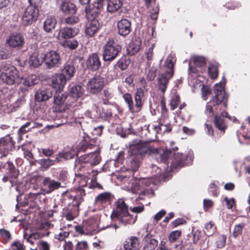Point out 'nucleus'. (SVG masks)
I'll use <instances>...</instances> for the list:
<instances>
[{
    "mask_svg": "<svg viewBox=\"0 0 250 250\" xmlns=\"http://www.w3.org/2000/svg\"><path fill=\"white\" fill-rule=\"evenodd\" d=\"M177 149V147L172 150L168 149L162 150L158 149V151L154 154L158 161L160 160L167 165L170 163L171 169L172 170L189 165L192 162L193 156L191 154L185 155L182 153H175Z\"/></svg>",
    "mask_w": 250,
    "mask_h": 250,
    "instance_id": "obj_1",
    "label": "nucleus"
},
{
    "mask_svg": "<svg viewBox=\"0 0 250 250\" xmlns=\"http://www.w3.org/2000/svg\"><path fill=\"white\" fill-rule=\"evenodd\" d=\"M85 195V190L80 188L77 194L73 195L71 193L65 192L62 194V199L64 204H67L65 211L64 216L67 220L72 221L79 214V206L83 201V197Z\"/></svg>",
    "mask_w": 250,
    "mask_h": 250,
    "instance_id": "obj_2",
    "label": "nucleus"
},
{
    "mask_svg": "<svg viewBox=\"0 0 250 250\" xmlns=\"http://www.w3.org/2000/svg\"><path fill=\"white\" fill-rule=\"evenodd\" d=\"M154 186L153 180L151 178H132L128 182L125 188L132 193H136L139 190L142 191L139 194L138 199L144 200V196L151 197L154 196V192L152 187Z\"/></svg>",
    "mask_w": 250,
    "mask_h": 250,
    "instance_id": "obj_3",
    "label": "nucleus"
},
{
    "mask_svg": "<svg viewBox=\"0 0 250 250\" xmlns=\"http://www.w3.org/2000/svg\"><path fill=\"white\" fill-rule=\"evenodd\" d=\"M225 83L220 82L214 85L215 96L206 105V112L209 116L217 112L219 108L221 109L227 106L228 95L225 91Z\"/></svg>",
    "mask_w": 250,
    "mask_h": 250,
    "instance_id": "obj_4",
    "label": "nucleus"
},
{
    "mask_svg": "<svg viewBox=\"0 0 250 250\" xmlns=\"http://www.w3.org/2000/svg\"><path fill=\"white\" fill-rule=\"evenodd\" d=\"M116 208L111 215L112 220L116 219L124 226L132 225L136 220L137 216L133 217L128 211V206L125 204L124 200L119 199L116 202Z\"/></svg>",
    "mask_w": 250,
    "mask_h": 250,
    "instance_id": "obj_5",
    "label": "nucleus"
},
{
    "mask_svg": "<svg viewBox=\"0 0 250 250\" xmlns=\"http://www.w3.org/2000/svg\"><path fill=\"white\" fill-rule=\"evenodd\" d=\"M101 161L99 150L81 156L75 161V168L81 171L99 164Z\"/></svg>",
    "mask_w": 250,
    "mask_h": 250,
    "instance_id": "obj_6",
    "label": "nucleus"
},
{
    "mask_svg": "<svg viewBox=\"0 0 250 250\" xmlns=\"http://www.w3.org/2000/svg\"><path fill=\"white\" fill-rule=\"evenodd\" d=\"M20 78L19 72L16 67L2 62L0 65V79L4 83L12 85L15 83L17 79Z\"/></svg>",
    "mask_w": 250,
    "mask_h": 250,
    "instance_id": "obj_7",
    "label": "nucleus"
},
{
    "mask_svg": "<svg viewBox=\"0 0 250 250\" xmlns=\"http://www.w3.org/2000/svg\"><path fill=\"white\" fill-rule=\"evenodd\" d=\"M121 49V46L113 39H109L103 46V60L105 62L112 61L117 57Z\"/></svg>",
    "mask_w": 250,
    "mask_h": 250,
    "instance_id": "obj_8",
    "label": "nucleus"
},
{
    "mask_svg": "<svg viewBox=\"0 0 250 250\" xmlns=\"http://www.w3.org/2000/svg\"><path fill=\"white\" fill-rule=\"evenodd\" d=\"M131 154L141 157L142 156L154 154L158 151L155 148L147 142L140 141L136 144L132 145L130 146Z\"/></svg>",
    "mask_w": 250,
    "mask_h": 250,
    "instance_id": "obj_9",
    "label": "nucleus"
},
{
    "mask_svg": "<svg viewBox=\"0 0 250 250\" xmlns=\"http://www.w3.org/2000/svg\"><path fill=\"white\" fill-rule=\"evenodd\" d=\"M32 52L29 60V63L34 67L40 66L44 62V48L42 46H38L37 43H34L31 46Z\"/></svg>",
    "mask_w": 250,
    "mask_h": 250,
    "instance_id": "obj_10",
    "label": "nucleus"
},
{
    "mask_svg": "<svg viewBox=\"0 0 250 250\" xmlns=\"http://www.w3.org/2000/svg\"><path fill=\"white\" fill-rule=\"evenodd\" d=\"M97 140V139H94L93 140H91L89 143H87L85 141L82 142L79 147L78 148L77 152H76L75 150L72 148L69 150L64 149L63 152L58 153L57 157L59 158V159L60 160L62 158L66 160L71 159L79 152H84L88 148H91L92 146L96 145L95 144L96 143Z\"/></svg>",
    "mask_w": 250,
    "mask_h": 250,
    "instance_id": "obj_11",
    "label": "nucleus"
},
{
    "mask_svg": "<svg viewBox=\"0 0 250 250\" xmlns=\"http://www.w3.org/2000/svg\"><path fill=\"white\" fill-rule=\"evenodd\" d=\"M104 85V78L101 76L96 75L88 81L86 87L89 93L96 94L102 90Z\"/></svg>",
    "mask_w": 250,
    "mask_h": 250,
    "instance_id": "obj_12",
    "label": "nucleus"
},
{
    "mask_svg": "<svg viewBox=\"0 0 250 250\" xmlns=\"http://www.w3.org/2000/svg\"><path fill=\"white\" fill-rule=\"evenodd\" d=\"M82 87L80 85H73L70 86L68 98L70 103L68 104L70 107L76 109V107L80 105V102L78 99L83 95Z\"/></svg>",
    "mask_w": 250,
    "mask_h": 250,
    "instance_id": "obj_13",
    "label": "nucleus"
},
{
    "mask_svg": "<svg viewBox=\"0 0 250 250\" xmlns=\"http://www.w3.org/2000/svg\"><path fill=\"white\" fill-rule=\"evenodd\" d=\"M45 66L47 68L51 69L59 67L61 63L59 53L55 50H50L44 54Z\"/></svg>",
    "mask_w": 250,
    "mask_h": 250,
    "instance_id": "obj_14",
    "label": "nucleus"
},
{
    "mask_svg": "<svg viewBox=\"0 0 250 250\" xmlns=\"http://www.w3.org/2000/svg\"><path fill=\"white\" fill-rule=\"evenodd\" d=\"M39 9L27 6L22 15L21 20L24 25H28L35 22L38 18Z\"/></svg>",
    "mask_w": 250,
    "mask_h": 250,
    "instance_id": "obj_15",
    "label": "nucleus"
},
{
    "mask_svg": "<svg viewBox=\"0 0 250 250\" xmlns=\"http://www.w3.org/2000/svg\"><path fill=\"white\" fill-rule=\"evenodd\" d=\"M14 144L12 137L7 135L0 139V159L6 157L9 152L13 150Z\"/></svg>",
    "mask_w": 250,
    "mask_h": 250,
    "instance_id": "obj_16",
    "label": "nucleus"
},
{
    "mask_svg": "<svg viewBox=\"0 0 250 250\" xmlns=\"http://www.w3.org/2000/svg\"><path fill=\"white\" fill-rule=\"evenodd\" d=\"M225 117L230 120H233V121L236 120V118L235 117L231 118L226 111H222L220 114L216 115L214 119L215 126L218 130L223 133L225 132V129L227 127L225 120Z\"/></svg>",
    "mask_w": 250,
    "mask_h": 250,
    "instance_id": "obj_17",
    "label": "nucleus"
},
{
    "mask_svg": "<svg viewBox=\"0 0 250 250\" xmlns=\"http://www.w3.org/2000/svg\"><path fill=\"white\" fill-rule=\"evenodd\" d=\"M101 64L100 57L97 53H93L90 55L85 62L87 69L92 72L98 70Z\"/></svg>",
    "mask_w": 250,
    "mask_h": 250,
    "instance_id": "obj_18",
    "label": "nucleus"
},
{
    "mask_svg": "<svg viewBox=\"0 0 250 250\" xmlns=\"http://www.w3.org/2000/svg\"><path fill=\"white\" fill-rule=\"evenodd\" d=\"M6 43L12 48L21 47L24 44L23 36L20 33H14L10 34L7 38Z\"/></svg>",
    "mask_w": 250,
    "mask_h": 250,
    "instance_id": "obj_19",
    "label": "nucleus"
},
{
    "mask_svg": "<svg viewBox=\"0 0 250 250\" xmlns=\"http://www.w3.org/2000/svg\"><path fill=\"white\" fill-rule=\"evenodd\" d=\"M66 81V78L62 74H55L51 78V85L56 91H62Z\"/></svg>",
    "mask_w": 250,
    "mask_h": 250,
    "instance_id": "obj_20",
    "label": "nucleus"
},
{
    "mask_svg": "<svg viewBox=\"0 0 250 250\" xmlns=\"http://www.w3.org/2000/svg\"><path fill=\"white\" fill-rule=\"evenodd\" d=\"M78 29L76 28L66 27L60 29L58 36L59 40L65 41L75 37L78 33Z\"/></svg>",
    "mask_w": 250,
    "mask_h": 250,
    "instance_id": "obj_21",
    "label": "nucleus"
},
{
    "mask_svg": "<svg viewBox=\"0 0 250 250\" xmlns=\"http://www.w3.org/2000/svg\"><path fill=\"white\" fill-rule=\"evenodd\" d=\"M172 77L171 73L167 74L164 73L158 75L157 79L158 88L163 93V95H164L167 87L169 81Z\"/></svg>",
    "mask_w": 250,
    "mask_h": 250,
    "instance_id": "obj_22",
    "label": "nucleus"
},
{
    "mask_svg": "<svg viewBox=\"0 0 250 250\" xmlns=\"http://www.w3.org/2000/svg\"><path fill=\"white\" fill-rule=\"evenodd\" d=\"M117 30L121 36L125 37L131 31L130 21L126 19H122L117 22Z\"/></svg>",
    "mask_w": 250,
    "mask_h": 250,
    "instance_id": "obj_23",
    "label": "nucleus"
},
{
    "mask_svg": "<svg viewBox=\"0 0 250 250\" xmlns=\"http://www.w3.org/2000/svg\"><path fill=\"white\" fill-rule=\"evenodd\" d=\"M135 108L139 112L143 108L145 101V90L142 88H138L134 93Z\"/></svg>",
    "mask_w": 250,
    "mask_h": 250,
    "instance_id": "obj_24",
    "label": "nucleus"
},
{
    "mask_svg": "<svg viewBox=\"0 0 250 250\" xmlns=\"http://www.w3.org/2000/svg\"><path fill=\"white\" fill-rule=\"evenodd\" d=\"M57 3L60 5L62 12L66 14H74L76 12V7L72 2L64 0H57Z\"/></svg>",
    "mask_w": 250,
    "mask_h": 250,
    "instance_id": "obj_25",
    "label": "nucleus"
},
{
    "mask_svg": "<svg viewBox=\"0 0 250 250\" xmlns=\"http://www.w3.org/2000/svg\"><path fill=\"white\" fill-rule=\"evenodd\" d=\"M52 95L50 88L39 89L35 94V100L38 102H43L48 100Z\"/></svg>",
    "mask_w": 250,
    "mask_h": 250,
    "instance_id": "obj_26",
    "label": "nucleus"
},
{
    "mask_svg": "<svg viewBox=\"0 0 250 250\" xmlns=\"http://www.w3.org/2000/svg\"><path fill=\"white\" fill-rule=\"evenodd\" d=\"M42 184L44 187L47 188L46 191L47 193H50L61 187L60 182L52 180L49 177H45L43 179Z\"/></svg>",
    "mask_w": 250,
    "mask_h": 250,
    "instance_id": "obj_27",
    "label": "nucleus"
},
{
    "mask_svg": "<svg viewBox=\"0 0 250 250\" xmlns=\"http://www.w3.org/2000/svg\"><path fill=\"white\" fill-rule=\"evenodd\" d=\"M99 28V23L96 19L88 21L86 24L85 33L89 37L93 36L98 31Z\"/></svg>",
    "mask_w": 250,
    "mask_h": 250,
    "instance_id": "obj_28",
    "label": "nucleus"
},
{
    "mask_svg": "<svg viewBox=\"0 0 250 250\" xmlns=\"http://www.w3.org/2000/svg\"><path fill=\"white\" fill-rule=\"evenodd\" d=\"M42 126V124L34 122H28L22 125L18 130V134L19 138H21L22 135L30 131L32 128H40Z\"/></svg>",
    "mask_w": 250,
    "mask_h": 250,
    "instance_id": "obj_29",
    "label": "nucleus"
},
{
    "mask_svg": "<svg viewBox=\"0 0 250 250\" xmlns=\"http://www.w3.org/2000/svg\"><path fill=\"white\" fill-rule=\"evenodd\" d=\"M123 247L125 250H138L140 248L139 240L135 236H131L125 241Z\"/></svg>",
    "mask_w": 250,
    "mask_h": 250,
    "instance_id": "obj_30",
    "label": "nucleus"
},
{
    "mask_svg": "<svg viewBox=\"0 0 250 250\" xmlns=\"http://www.w3.org/2000/svg\"><path fill=\"white\" fill-rule=\"evenodd\" d=\"M76 68L72 62H67L64 64L61 74L65 76L67 80H69L74 76Z\"/></svg>",
    "mask_w": 250,
    "mask_h": 250,
    "instance_id": "obj_31",
    "label": "nucleus"
},
{
    "mask_svg": "<svg viewBox=\"0 0 250 250\" xmlns=\"http://www.w3.org/2000/svg\"><path fill=\"white\" fill-rule=\"evenodd\" d=\"M113 198V196L109 192H104L99 194L94 201V204L99 206H104V204L110 201Z\"/></svg>",
    "mask_w": 250,
    "mask_h": 250,
    "instance_id": "obj_32",
    "label": "nucleus"
},
{
    "mask_svg": "<svg viewBox=\"0 0 250 250\" xmlns=\"http://www.w3.org/2000/svg\"><path fill=\"white\" fill-rule=\"evenodd\" d=\"M143 242V250H155L158 244V241L156 239L147 235L145 237Z\"/></svg>",
    "mask_w": 250,
    "mask_h": 250,
    "instance_id": "obj_33",
    "label": "nucleus"
},
{
    "mask_svg": "<svg viewBox=\"0 0 250 250\" xmlns=\"http://www.w3.org/2000/svg\"><path fill=\"white\" fill-rule=\"evenodd\" d=\"M123 98L127 105L128 110L131 113H137L135 104L134 103L131 95L129 93H124Z\"/></svg>",
    "mask_w": 250,
    "mask_h": 250,
    "instance_id": "obj_34",
    "label": "nucleus"
},
{
    "mask_svg": "<svg viewBox=\"0 0 250 250\" xmlns=\"http://www.w3.org/2000/svg\"><path fill=\"white\" fill-rule=\"evenodd\" d=\"M122 6L120 0H110L106 4L107 12L113 13L118 11Z\"/></svg>",
    "mask_w": 250,
    "mask_h": 250,
    "instance_id": "obj_35",
    "label": "nucleus"
},
{
    "mask_svg": "<svg viewBox=\"0 0 250 250\" xmlns=\"http://www.w3.org/2000/svg\"><path fill=\"white\" fill-rule=\"evenodd\" d=\"M56 20L53 17H48L43 22V30L49 33L55 27Z\"/></svg>",
    "mask_w": 250,
    "mask_h": 250,
    "instance_id": "obj_36",
    "label": "nucleus"
},
{
    "mask_svg": "<svg viewBox=\"0 0 250 250\" xmlns=\"http://www.w3.org/2000/svg\"><path fill=\"white\" fill-rule=\"evenodd\" d=\"M60 161L59 158L56 157L54 159H51L49 158H43L41 159L38 163L44 169H48L51 166L55 165L56 163H58Z\"/></svg>",
    "mask_w": 250,
    "mask_h": 250,
    "instance_id": "obj_37",
    "label": "nucleus"
},
{
    "mask_svg": "<svg viewBox=\"0 0 250 250\" xmlns=\"http://www.w3.org/2000/svg\"><path fill=\"white\" fill-rule=\"evenodd\" d=\"M68 98L65 95H64L62 91L57 90L54 96V104L60 105L62 104Z\"/></svg>",
    "mask_w": 250,
    "mask_h": 250,
    "instance_id": "obj_38",
    "label": "nucleus"
},
{
    "mask_svg": "<svg viewBox=\"0 0 250 250\" xmlns=\"http://www.w3.org/2000/svg\"><path fill=\"white\" fill-rule=\"evenodd\" d=\"M153 128L157 134H164L171 130V125H153Z\"/></svg>",
    "mask_w": 250,
    "mask_h": 250,
    "instance_id": "obj_39",
    "label": "nucleus"
},
{
    "mask_svg": "<svg viewBox=\"0 0 250 250\" xmlns=\"http://www.w3.org/2000/svg\"><path fill=\"white\" fill-rule=\"evenodd\" d=\"M78 42L75 39L65 40L62 42V45L64 48H68L69 49L73 50L76 49L78 46Z\"/></svg>",
    "mask_w": 250,
    "mask_h": 250,
    "instance_id": "obj_40",
    "label": "nucleus"
},
{
    "mask_svg": "<svg viewBox=\"0 0 250 250\" xmlns=\"http://www.w3.org/2000/svg\"><path fill=\"white\" fill-rule=\"evenodd\" d=\"M131 157L130 158V167L132 170L135 171L140 166V159L141 158L140 157L137 156L136 155H132L131 154Z\"/></svg>",
    "mask_w": 250,
    "mask_h": 250,
    "instance_id": "obj_41",
    "label": "nucleus"
},
{
    "mask_svg": "<svg viewBox=\"0 0 250 250\" xmlns=\"http://www.w3.org/2000/svg\"><path fill=\"white\" fill-rule=\"evenodd\" d=\"M98 172L96 170L92 171V174L93 178L91 179L90 183L88 184V188H97L98 189H101L102 188V186L97 182L96 176L98 175Z\"/></svg>",
    "mask_w": 250,
    "mask_h": 250,
    "instance_id": "obj_42",
    "label": "nucleus"
},
{
    "mask_svg": "<svg viewBox=\"0 0 250 250\" xmlns=\"http://www.w3.org/2000/svg\"><path fill=\"white\" fill-rule=\"evenodd\" d=\"M130 61L128 59L123 58L120 59L115 65L119 67L121 70H125L130 64Z\"/></svg>",
    "mask_w": 250,
    "mask_h": 250,
    "instance_id": "obj_43",
    "label": "nucleus"
},
{
    "mask_svg": "<svg viewBox=\"0 0 250 250\" xmlns=\"http://www.w3.org/2000/svg\"><path fill=\"white\" fill-rule=\"evenodd\" d=\"M193 60L194 63L196 67L201 68V70H202V67H203L204 69H205L206 65V60L204 57L201 56H195L193 58Z\"/></svg>",
    "mask_w": 250,
    "mask_h": 250,
    "instance_id": "obj_44",
    "label": "nucleus"
},
{
    "mask_svg": "<svg viewBox=\"0 0 250 250\" xmlns=\"http://www.w3.org/2000/svg\"><path fill=\"white\" fill-rule=\"evenodd\" d=\"M38 83V80L35 75L29 76L26 77L23 82V84L26 86H32Z\"/></svg>",
    "mask_w": 250,
    "mask_h": 250,
    "instance_id": "obj_45",
    "label": "nucleus"
},
{
    "mask_svg": "<svg viewBox=\"0 0 250 250\" xmlns=\"http://www.w3.org/2000/svg\"><path fill=\"white\" fill-rule=\"evenodd\" d=\"M215 230V227H214V223L212 221L206 223L205 225L204 232L206 235L211 236Z\"/></svg>",
    "mask_w": 250,
    "mask_h": 250,
    "instance_id": "obj_46",
    "label": "nucleus"
},
{
    "mask_svg": "<svg viewBox=\"0 0 250 250\" xmlns=\"http://www.w3.org/2000/svg\"><path fill=\"white\" fill-rule=\"evenodd\" d=\"M245 227V224L244 223H241L234 226L232 235L234 238H237L240 236L242 233V231L244 228Z\"/></svg>",
    "mask_w": 250,
    "mask_h": 250,
    "instance_id": "obj_47",
    "label": "nucleus"
},
{
    "mask_svg": "<svg viewBox=\"0 0 250 250\" xmlns=\"http://www.w3.org/2000/svg\"><path fill=\"white\" fill-rule=\"evenodd\" d=\"M7 169L9 170L10 175L11 177L16 178L19 175V171L16 169L13 163L10 161H7Z\"/></svg>",
    "mask_w": 250,
    "mask_h": 250,
    "instance_id": "obj_48",
    "label": "nucleus"
},
{
    "mask_svg": "<svg viewBox=\"0 0 250 250\" xmlns=\"http://www.w3.org/2000/svg\"><path fill=\"white\" fill-rule=\"evenodd\" d=\"M27 235V234L24 233L23 235L24 238L26 239L27 241L32 245L34 244L35 240H38L41 237L40 234L38 232L31 233L26 238Z\"/></svg>",
    "mask_w": 250,
    "mask_h": 250,
    "instance_id": "obj_49",
    "label": "nucleus"
},
{
    "mask_svg": "<svg viewBox=\"0 0 250 250\" xmlns=\"http://www.w3.org/2000/svg\"><path fill=\"white\" fill-rule=\"evenodd\" d=\"M208 73L212 79H215L218 75V68L215 65H211L208 68Z\"/></svg>",
    "mask_w": 250,
    "mask_h": 250,
    "instance_id": "obj_50",
    "label": "nucleus"
},
{
    "mask_svg": "<svg viewBox=\"0 0 250 250\" xmlns=\"http://www.w3.org/2000/svg\"><path fill=\"white\" fill-rule=\"evenodd\" d=\"M165 65L167 68V70L165 73L169 74L171 73V75H173V62L171 59H167L165 62Z\"/></svg>",
    "mask_w": 250,
    "mask_h": 250,
    "instance_id": "obj_51",
    "label": "nucleus"
},
{
    "mask_svg": "<svg viewBox=\"0 0 250 250\" xmlns=\"http://www.w3.org/2000/svg\"><path fill=\"white\" fill-rule=\"evenodd\" d=\"M180 97L177 95H173L170 99L169 105L171 110H174L178 106L180 102Z\"/></svg>",
    "mask_w": 250,
    "mask_h": 250,
    "instance_id": "obj_52",
    "label": "nucleus"
},
{
    "mask_svg": "<svg viewBox=\"0 0 250 250\" xmlns=\"http://www.w3.org/2000/svg\"><path fill=\"white\" fill-rule=\"evenodd\" d=\"M182 231L181 230H174L172 231L168 237V240L170 243L175 242L181 235Z\"/></svg>",
    "mask_w": 250,
    "mask_h": 250,
    "instance_id": "obj_53",
    "label": "nucleus"
},
{
    "mask_svg": "<svg viewBox=\"0 0 250 250\" xmlns=\"http://www.w3.org/2000/svg\"><path fill=\"white\" fill-rule=\"evenodd\" d=\"M226 237L224 235H218L216 240V247L219 249L223 248L226 244Z\"/></svg>",
    "mask_w": 250,
    "mask_h": 250,
    "instance_id": "obj_54",
    "label": "nucleus"
},
{
    "mask_svg": "<svg viewBox=\"0 0 250 250\" xmlns=\"http://www.w3.org/2000/svg\"><path fill=\"white\" fill-rule=\"evenodd\" d=\"M171 125L169 121L168 116L167 114H163L158 120L157 125Z\"/></svg>",
    "mask_w": 250,
    "mask_h": 250,
    "instance_id": "obj_55",
    "label": "nucleus"
},
{
    "mask_svg": "<svg viewBox=\"0 0 250 250\" xmlns=\"http://www.w3.org/2000/svg\"><path fill=\"white\" fill-rule=\"evenodd\" d=\"M153 48L154 44H152L150 47H149L146 53V58L147 60V64L149 66L151 65V61L153 59Z\"/></svg>",
    "mask_w": 250,
    "mask_h": 250,
    "instance_id": "obj_56",
    "label": "nucleus"
},
{
    "mask_svg": "<svg viewBox=\"0 0 250 250\" xmlns=\"http://www.w3.org/2000/svg\"><path fill=\"white\" fill-rule=\"evenodd\" d=\"M104 98L103 102L104 104H107L108 100L112 97V91L109 89H104L103 91Z\"/></svg>",
    "mask_w": 250,
    "mask_h": 250,
    "instance_id": "obj_57",
    "label": "nucleus"
},
{
    "mask_svg": "<svg viewBox=\"0 0 250 250\" xmlns=\"http://www.w3.org/2000/svg\"><path fill=\"white\" fill-rule=\"evenodd\" d=\"M201 92L203 99L204 100H206L207 99L208 96L211 93V90L208 86L203 84L202 88L201 89Z\"/></svg>",
    "mask_w": 250,
    "mask_h": 250,
    "instance_id": "obj_58",
    "label": "nucleus"
},
{
    "mask_svg": "<svg viewBox=\"0 0 250 250\" xmlns=\"http://www.w3.org/2000/svg\"><path fill=\"white\" fill-rule=\"evenodd\" d=\"M0 235L3 238L5 243H7L11 239V235L10 232L5 229H0Z\"/></svg>",
    "mask_w": 250,
    "mask_h": 250,
    "instance_id": "obj_59",
    "label": "nucleus"
},
{
    "mask_svg": "<svg viewBox=\"0 0 250 250\" xmlns=\"http://www.w3.org/2000/svg\"><path fill=\"white\" fill-rule=\"evenodd\" d=\"M157 70V69L156 67H151L147 75L146 79L148 81H151L154 80L156 77Z\"/></svg>",
    "mask_w": 250,
    "mask_h": 250,
    "instance_id": "obj_60",
    "label": "nucleus"
},
{
    "mask_svg": "<svg viewBox=\"0 0 250 250\" xmlns=\"http://www.w3.org/2000/svg\"><path fill=\"white\" fill-rule=\"evenodd\" d=\"M41 153L43 156L50 157L52 156L54 154V150L50 148H42L41 149Z\"/></svg>",
    "mask_w": 250,
    "mask_h": 250,
    "instance_id": "obj_61",
    "label": "nucleus"
},
{
    "mask_svg": "<svg viewBox=\"0 0 250 250\" xmlns=\"http://www.w3.org/2000/svg\"><path fill=\"white\" fill-rule=\"evenodd\" d=\"M105 5L106 4L104 2L100 0H97V1L93 4V9L97 10L98 11H96V12L98 13L99 11L103 10Z\"/></svg>",
    "mask_w": 250,
    "mask_h": 250,
    "instance_id": "obj_62",
    "label": "nucleus"
},
{
    "mask_svg": "<svg viewBox=\"0 0 250 250\" xmlns=\"http://www.w3.org/2000/svg\"><path fill=\"white\" fill-rule=\"evenodd\" d=\"M12 250H25V247L19 241H15L11 245Z\"/></svg>",
    "mask_w": 250,
    "mask_h": 250,
    "instance_id": "obj_63",
    "label": "nucleus"
},
{
    "mask_svg": "<svg viewBox=\"0 0 250 250\" xmlns=\"http://www.w3.org/2000/svg\"><path fill=\"white\" fill-rule=\"evenodd\" d=\"M87 243L86 241L79 242L76 246L75 250H87Z\"/></svg>",
    "mask_w": 250,
    "mask_h": 250,
    "instance_id": "obj_64",
    "label": "nucleus"
}]
</instances>
